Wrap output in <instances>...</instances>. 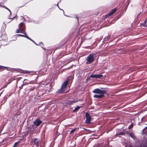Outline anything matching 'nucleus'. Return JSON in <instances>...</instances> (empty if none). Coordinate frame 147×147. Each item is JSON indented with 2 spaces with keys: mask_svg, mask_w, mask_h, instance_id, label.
I'll use <instances>...</instances> for the list:
<instances>
[{
  "mask_svg": "<svg viewBox=\"0 0 147 147\" xmlns=\"http://www.w3.org/2000/svg\"><path fill=\"white\" fill-rule=\"evenodd\" d=\"M68 83V81L67 80L63 83L61 88V92H67L69 91V89L67 86Z\"/></svg>",
  "mask_w": 147,
  "mask_h": 147,
  "instance_id": "1",
  "label": "nucleus"
},
{
  "mask_svg": "<svg viewBox=\"0 0 147 147\" xmlns=\"http://www.w3.org/2000/svg\"><path fill=\"white\" fill-rule=\"evenodd\" d=\"M94 55L90 54L88 56L87 58V61L86 63L87 64H90L94 60Z\"/></svg>",
  "mask_w": 147,
  "mask_h": 147,
  "instance_id": "2",
  "label": "nucleus"
},
{
  "mask_svg": "<svg viewBox=\"0 0 147 147\" xmlns=\"http://www.w3.org/2000/svg\"><path fill=\"white\" fill-rule=\"evenodd\" d=\"M92 92L96 94H100L99 95H102V96H104V94L105 92L104 91L100 90L99 89H96L92 91Z\"/></svg>",
  "mask_w": 147,
  "mask_h": 147,
  "instance_id": "3",
  "label": "nucleus"
},
{
  "mask_svg": "<svg viewBox=\"0 0 147 147\" xmlns=\"http://www.w3.org/2000/svg\"><path fill=\"white\" fill-rule=\"evenodd\" d=\"M90 77L96 78H103V76L102 75L100 74H94L90 75Z\"/></svg>",
  "mask_w": 147,
  "mask_h": 147,
  "instance_id": "4",
  "label": "nucleus"
},
{
  "mask_svg": "<svg viewBox=\"0 0 147 147\" xmlns=\"http://www.w3.org/2000/svg\"><path fill=\"white\" fill-rule=\"evenodd\" d=\"M86 123H89L91 121V117L89 115L88 113H86Z\"/></svg>",
  "mask_w": 147,
  "mask_h": 147,
  "instance_id": "5",
  "label": "nucleus"
},
{
  "mask_svg": "<svg viewBox=\"0 0 147 147\" xmlns=\"http://www.w3.org/2000/svg\"><path fill=\"white\" fill-rule=\"evenodd\" d=\"M42 123V121L39 119H36L34 122V123L37 126H39Z\"/></svg>",
  "mask_w": 147,
  "mask_h": 147,
  "instance_id": "6",
  "label": "nucleus"
},
{
  "mask_svg": "<svg viewBox=\"0 0 147 147\" xmlns=\"http://www.w3.org/2000/svg\"><path fill=\"white\" fill-rule=\"evenodd\" d=\"M33 142H34L36 145L38 146L39 145V142L36 138H34L32 140Z\"/></svg>",
  "mask_w": 147,
  "mask_h": 147,
  "instance_id": "7",
  "label": "nucleus"
},
{
  "mask_svg": "<svg viewBox=\"0 0 147 147\" xmlns=\"http://www.w3.org/2000/svg\"><path fill=\"white\" fill-rule=\"evenodd\" d=\"M116 9H113L109 13V15L110 16L114 13L116 12Z\"/></svg>",
  "mask_w": 147,
  "mask_h": 147,
  "instance_id": "8",
  "label": "nucleus"
},
{
  "mask_svg": "<svg viewBox=\"0 0 147 147\" xmlns=\"http://www.w3.org/2000/svg\"><path fill=\"white\" fill-rule=\"evenodd\" d=\"M103 96H102V95H97V94H95L94 95V97L96 98H100L102 97Z\"/></svg>",
  "mask_w": 147,
  "mask_h": 147,
  "instance_id": "9",
  "label": "nucleus"
},
{
  "mask_svg": "<svg viewBox=\"0 0 147 147\" xmlns=\"http://www.w3.org/2000/svg\"><path fill=\"white\" fill-rule=\"evenodd\" d=\"M80 108V107L77 106L74 109V110L73 111L74 112L78 110Z\"/></svg>",
  "mask_w": 147,
  "mask_h": 147,
  "instance_id": "10",
  "label": "nucleus"
},
{
  "mask_svg": "<svg viewBox=\"0 0 147 147\" xmlns=\"http://www.w3.org/2000/svg\"><path fill=\"white\" fill-rule=\"evenodd\" d=\"M18 36H25V37H26V38H28V39H30V38L28 37V36H25V35H21V34H18Z\"/></svg>",
  "mask_w": 147,
  "mask_h": 147,
  "instance_id": "11",
  "label": "nucleus"
},
{
  "mask_svg": "<svg viewBox=\"0 0 147 147\" xmlns=\"http://www.w3.org/2000/svg\"><path fill=\"white\" fill-rule=\"evenodd\" d=\"M75 102V101H74V100H73V101H72L71 102H70V103H69V104H72L73 103H74Z\"/></svg>",
  "mask_w": 147,
  "mask_h": 147,
  "instance_id": "12",
  "label": "nucleus"
},
{
  "mask_svg": "<svg viewBox=\"0 0 147 147\" xmlns=\"http://www.w3.org/2000/svg\"><path fill=\"white\" fill-rule=\"evenodd\" d=\"M76 130V129H73L72 130H71L70 132V134H71V133H72L74 132Z\"/></svg>",
  "mask_w": 147,
  "mask_h": 147,
  "instance_id": "13",
  "label": "nucleus"
},
{
  "mask_svg": "<svg viewBox=\"0 0 147 147\" xmlns=\"http://www.w3.org/2000/svg\"><path fill=\"white\" fill-rule=\"evenodd\" d=\"M147 23V21H145L144 22V26H147V24H146V23Z\"/></svg>",
  "mask_w": 147,
  "mask_h": 147,
  "instance_id": "14",
  "label": "nucleus"
},
{
  "mask_svg": "<svg viewBox=\"0 0 147 147\" xmlns=\"http://www.w3.org/2000/svg\"><path fill=\"white\" fill-rule=\"evenodd\" d=\"M18 143V142H16L13 146V147H15L17 145V144Z\"/></svg>",
  "mask_w": 147,
  "mask_h": 147,
  "instance_id": "15",
  "label": "nucleus"
},
{
  "mask_svg": "<svg viewBox=\"0 0 147 147\" xmlns=\"http://www.w3.org/2000/svg\"><path fill=\"white\" fill-rule=\"evenodd\" d=\"M16 32L17 33H18L20 32V30L18 29H17L16 30Z\"/></svg>",
  "mask_w": 147,
  "mask_h": 147,
  "instance_id": "16",
  "label": "nucleus"
},
{
  "mask_svg": "<svg viewBox=\"0 0 147 147\" xmlns=\"http://www.w3.org/2000/svg\"><path fill=\"white\" fill-rule=\"evenodd\" d=\"M23 23H21L20 24V26H22V25H23Z\"/></svg>",
  "mask_w": 147,
  "mask_h": 147,
  "instance_id": "17",
  "label": "nucleus"
},
{
  "mask_svg": "<svg viewBox=\"0 0 147 147\" xmlns=\"http://www.w3.org/2000/svg\"><path fill=\"white\" fill-rule=\"evenodd\" d=\"M4 28H5L6 27V25L5 24H4Z\"/></svg>",
  "mask_w": 147,
  "mask_h": 147,
  "instance_id": "18",
  "label": "nucleus"
},
{
  "mask_svg": "<svg viewBox=\"0 0 147 147\" xmlns=\"http://www.w3.org/2000/svg\"><path fill=\"white\" fill-rule=\"evenodd\" d=\"M7 9L8 10L10 11V13H11V11L9 9H7Z\"/></svg>",
  "mask_w": 147,
  "mask_h": 147,
  "instance_id": "19",
  "label": "nucleus"
},
{
  "mask_svg": "<svg viewBox=\"0 0 147 147\" xmlns=\"http://www.w3.org/2000/svg\"><path fill=\"white\" fill-rule=\"evenodd\" d=\"M3 68V67H2V66H1V68H0L1 69H2V68Z\"/></svg>",
  "mask_w": 147,
  "mask_h": 147,
  "instance_id": "20",
  "label": "nucleus"
},
{
  "mask_svg": "<svg viewBox=\"0 0 147 147\" xmlns=\"http://www.w3.org/2000/svg\"><path fill=\"white\" fill-rule=\"evenodd\" d=\"M28 83H29V82H28V83H26V82H24V83H25V84H26Z\"/></svg>",
  "mask_w": 147,
  "mask_h": 147,
  "instance_id": "21",
  "label": "nucleus"
}]
</instances>
